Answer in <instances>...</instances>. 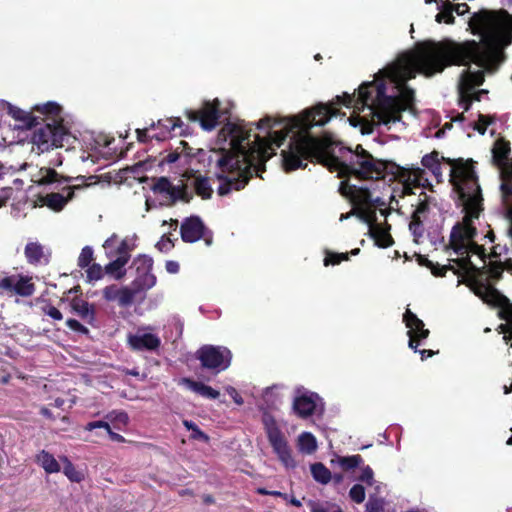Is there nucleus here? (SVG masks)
Here are the masks:
<instances>
[{
  "mask_svg": "<svg viewBox=\"0 0 512 512\" xmlns=\"http://www.w3.org/2000/svg\"><path fill=\"white\" fill-rule=\"evenodd\" d=\"M485 238H488L490 242H494V233L492 231H489L485 236Z\"/></svg>",
  "mask_w": 512,
  "mask_h": 512,
  "instance_id": "0e129e2a",
  "label": "nucleus"
},
{
  "mask_svg": "<svg viewBox=\"0 0 512 512\" xmlns=\"http://www.w3.org/2000/svg\"><path fill=\"white\" fill-rule=\"evenodd\" d=\"M348 260V254L347 253H327L325 259H324V265L328 266L330 264L336 265L339 264L341 261Z\"/></svg>",
  "mask_w": 512,
  "mask_h": 512,
  "instance_id": "79ce46f5",
  "label": "nucleus"
},
{
  "mask_svg": "<svg viewBox=\"0 0 512 512\" xmlns=\"http://www.w3.org/2000/svg\"><path fill=\"white\" fill-rule=\"evenodd\" d=\"M360 475L358 476V480L367 484L368 486H372L374 484V473L370 466L361 465L360 467Z\"/></svg>",
  "mask_w": 512,
  "mask_h": 512,
  "instance_id": "e433bc0d",
  "label": "nucleus"
},
{
  "mask_svg": "<svg viewBox=\"0 0 512 512\" xmlns=\"http://www.w3.org/2000/svg\"><path fill=\"white\" fill-rule=\"evenodd\" d=\"M80 188V185L66 186L60 192H52L41 196L39 202L41 206H47L53 211H61L68 201L73 198L74 191Z\"/></svg>",
  "mask_w": 512,
  "mask_h": 512,
  "instance_id": "4468645a",
  "label": "nucleus"
},
{
  "mask_svg": "<svg viewBox=\"0 0 512 512\" xmlns=\"http://www.w3.org/2000/svg\"><path fill=\"white\" fill-rule=\"evenodd\" d=\"M493 122V117L489 115H479L478 121L476 122L474 129L480 134H484L487 127Z\"/></svg>",
  "mask_w": 512,
  "mask_h": 512,
  "instance_id": "a19ab883",
  "label": "nucleus"
},
{
  "mask_svg": "<svg viewBox=\"0 0 512 512\" xmlns=\"http://www.w3.org/2000/svg\"><path fill=\"white\" fill-rule=\"evenodd\" d=\"M92 260H93V250L91 247L85 246L82 249V251L78 257V265L81 268L88 267Z\"/></svg>",
  "mask_w": 512,
  "mask_h": 512,
  "instance_id": "4c0bfd02",
  "label": "nucleus"
},
{
  "mask_svg": "<svg viewBox=\"0 0 512 512\" xmlns=\"http://www.w3.org/2000/svg\"><path fill=\"white\" fill-rule=\"evenodd\" d=\"M311 512H327V510L321 506L313 505Z\"/></svg>",
  "mask_w": 512,
  "mask_h": 512,
  "instance_id": "680f3d73",
  "label": "nucleus"
},
{
  "mask_svg": "<svg viewBox=\"0 0 512 512\" xmlns=\"http://www.w3.org/2000/svg\"><path fill=\"white\" fill-rule=\"evenodd\" d=\"M168 244H169V240L168 239H166V240L162 239L157 245L162 250L163 247H166Z\"/></svg>",
  "mask_w": 512,
  "mask_h": 512,
  "instance_id": "e2e57ef3",
  "label": "nucleus"
},
{
  "mask_svg": "<svg viewBox=\"0 0 512 512\" xmlns=\"http://www.w3.org/2000/svg\"><path fill=\"white\" fill-rule=\"evenodd\" d=\"M182 383L191 391L201 395L204 398L208 399H217L220 395L219 391L213 389L212 387L202 383L193 381L187 378L182 380Z\"/></svg>",
  "mask_w": 512,
  "mask_h": 512,
  "instance_id": "412c9836",
  "label": "nucleus"
},
{
  "mask_svg": "<svg viewBox=\"0 0 512 512\" xmlns=\"http://www.w3.org/2000/svg\"><path fill=\"white\" fill-rule=\"evenodd\" d=\"M334 480H335V482L340 483L343 480V476L340 474H337L334 476Z\"/></svg>",
  "mask_w": 512,
  "mask_h": 512,
  "instance_id": "774afa93",
  "label": "nucleus"
},
{
  "mask_svg": "<svg viewBox=\"0 0 512 512\" xmlns=\"http://www.w3.org/2000/svg\"><path fill=\"white\" fill-rule=\"evenodd\" d=\"M57 181V173L53 169H41L40 178L38 182L40 184H51Z\"/></svg>",
  "mask_w": 512,
  "mask_h": 512,
  "instance_id": "ea45409f",
  "label": "nucleus"
},
{
  "mask_svg": "<svg viewBox=\"0 0 512 512\" xmlns=\"http://www.w3.org/2000/svg\"><path fill=\"white\" fill-rule=\"evenodd\" d=\"M383 509V502L377 498H370L366 504L367 512H381Z\"/></svg>",
  "mask_w": 512,
  "mask_h": 512,
  "instance_id": "a18cd8bd",
  "label": "nucleus"
},
{
  "mask_svg": "<svg viewBox=\"0 0 512 512\" xmlns=\"http://www.w3.org/2000/svg\"><path fill=\"white\" fill-rule=\"evenodd\" d=\"M182 120L179 117H171L166 119L158 120L155 123V130H159L151 135L152 138H155L159 141L165 140L172 135L177 128L182 127Z\"/></svg>",
  "mask_w": 512,
  "mask_h": 512,
  "instance_id": "f3484780",
  "label": "nucleus"
},
{
  "mask_svg": "<svg viewBox=\"0 0 512 512\" xmlns=\"http://www.w3.org/2000/svg\"><path fill=\"white\" fill-rule=\"evenodd\" d=\"M262 422L268 441L278 460L286 469H294L297 466V462L293 456L289 442L279 428L275 418L265 413L262 417Z\"/></svg>",
  "mask_w": 512,
  "mask_h": 512,
  "instance_id": "423d86ee",
  "label": "nucleus"
},
{
  "mask_svg": "<svg viewBox=\"0 0 512 512\" xmlns=\"http://www.w3.org/2000/svg\"><path fill=\"white\" fill-rule=\"evenodd\" d=\"M257 493L261 494V495H271V496H275V497H282L284 499H287V495L286 494H283L279 491H269L265 488H258L257 489Z\"/></svg>",
  "mask_w": 512,
  "mask_h": 512,
  "instance_id": "864d4df0",
  "label": "nucleus"
},
{
  "mask_svg": "<svg viewBox=\"0 0 512 512\" xmlns=\"http://www.w3.org/2000/svg\"><path fill=\"white\" fill-rule=\"evenodd\" d=\"M419 353L421 354V359L424 360L426 357H430L434 354L432 350H420Z\"/></svg>",
  "mask_w": 512,
  "mask_h": 512,
  "instance_id": "bf43d9fd",
  "label": "nucleus"
},
{
  "mask_svg": "<svg viewBox=\"0 0 512 512\" xmlns=\"http://www.w3.org/2000/svg\"><path fill=\"white\" fill-rule=\"evenodd\" d=\"M25 256L31 264H46L48 262V255L45 253L44 248L37 242H30L25 247Z\"/></svg>",
  "mask_w": 512,
  "mask_h": 512,
  "instance_id": "aec40b11",
  "label": "nucleus"
},
{
  "mask_svg": "<svg viewBox=\"0 0 512 512\" xmlns=\"http://www.w3.org/2000/svg\"><path fill=\"white\" fill-rule=\"evenodd\" d=\"M204 225L198 217L187 218L181 225V237L185 242H195L203 236Z\"/></svg>",
  "mask_w": 512,
  "mask_h": 512,
  "instance_id": "dca6fc26",
  "label": "nucleus"
},
{
  "mask_svg": "<svg viewBox=\"0 0 512 512\" xmlns=\"http://www.w3.org/2000/svg\"><path fill=\"white\" fill-rule=\"evenodd\" d=\"M197 358L203 367L218 373L230 366L232 354L224 346L205 345L198 350Z\"/></svg>",
  "mask_w": 512,
  "mask_h": 512,
  "instance_id": "0eeeda50",
  "label": "nucleus"
},
{
  "mask_svg": "<svg viewBox=\"0 0 512 512\" xmlns=\"http://www.w3.org/2000/svg\"><path fill=\"white\" fill-rule=\"evenodd\" d=\"M87 278L89 281H97L102 278L103 276V270L101 265L99 264H92L88 266L87 269Z\"/></svg>",
  "mask_w": 512,
  "mask_h": 512,
  "instance_id": "37998d69",
  "label": "nucleus"
},
{
  "mask_svg": "<svg viewBox=\"0 0 512 512\" xmlns=\"http://www.w3.org/2000/svg\"><path fill=\"white\" fill-rule=\"evenodd\" d=\"M3 106L7 110L8 114H10L13 118L22 121L25 124H30L32 120L30 113L25 112L7 102H4Z\"/></svg>",
  "mask_w": 512,
  "mask_h": 512,
  "instance_id": "c85d7f7f",
  "label": "nucleus"
},
{
  "mask_svg": "<svg viewBox=\"0 0 512 512\" xmlns=\"http://www.w3.org/2000/svg\"><path fill=\"white\" fill-rule=\"evenodd\" d=\"M469 7L467 4L465 3H462V4H457L455 7L453 6V10H455V12L458 14V15H463L465 14L467 11H468Z\"/></svg>",
  "mask_w": 512,
  "mask_h": 512,
  "instance_id": "6e6d98bb",
  "label": "nucleus"
},
{
  "mask_svg": "<svg viewBox=\"0 0 512 512\" xmlns=\"http://www.w3.org/2000/svg\"><path fill=\"white\" fill-rule=\"evenodd\" d=\"M290 503H291L292 505L296 506V507H300V506L302 505V504H301V502H300L298 499H296V498H292V499L290 500Z\"/></svg>",
  "mask_w": 512,
  "mask_h": 512,
  "instance_id": "69168bd1",
  "label": "nucleus"
},
{
  "mask_svg": "<svg viewBox=\"0 0 512 512\" xmlns=\"http://www.w3.org/2000/svg\"><path fill=\"white\" fill-rule=\"evenodd\" d=\"M183 425L189 431H191V435H190L191 439L202 441V442H208L209 437L203 431H201L195 423H193L192 421H189V420H184Z\"/></svg>",
  "mask_w": 512,
  "mask_h": 512,
  "instance_id": "f704fd0d",
  "label": "nucleus"
},
{
  "mask_svg": "<svg viewBox=\"0 0 512 512\" xmlns=\"http://www.w3.org/2000/svg\"><path fill=\"white\" fill-rule=\"evenodd\" d=\"M292 408L295 414L301 418H307L323 409L319 396L303 387L296 388Z\"/></svg>",
  "mask_w": 512,
  "mask_h": 512,
  "instance_id": "6e6552de",
  "label": "nucleus"
},
{
  "mask_svg": "<svg viewBox=\"0 0 512 512\" xmlns=\"http://www.w3.org/2000/svg\"><path fill=\"white\" fill-rule=\"evenodd\" d=\"M439 153L434 151L422 157L421 164L424 167H413L409 171L408 178L418 186L430 187L426 176V170L430 171L439 183L442 181V165ZM450 166V182L458 195L460 205L463 207L464 217L461 222L454 225L450 234V246L459 256L457 264L460 269L468 274L485 265L486 252L482 245H478L474 239L477 235L476 221L482 211L481 189L477 181L471 162L462 160H446Z\"/></svg>",
  "mask_w": 512,
  "mask_h": 512,
  "instance_id": "f257e3e1",
  "label": "nucleus"
},
{
  "mask_svg": "<svg viewBox=\"0 0 512 512\" xmlns=\"http://www.w3.org/2000/svg\"><path fill=\"white\" fill-rule=\"evenodd\" d=\"M153 189L155 192L169 195L171 198L177 196V189L166 178H160L154 184Z\"/></svg>",
  "mask_w": 512,
  "mask_h": 512,
  "instance_id": "c756f323",
  "label": "nucleus"
},
{
  "mask_svg": "<svg viewBox=\"0 0 512 512\" xmlns=\"http://www.w3.org/2000/svg\"><path fill=\"white\" fill-rule=\"evenodd\" d=\"M43 312L54 320H61L62 313L52 305H46L42 308Z\"/></svg>",
  "mask_w": 512,
  "mask_h": 512,
  "instance_id": "de8ad7c7",
  "label": "nucleus"
},
{
  "mask_svg": "<svg viewBox=\"0 0 512 512\" xmlns=\"http://www.w3.org/2000/svg\"><path fill=\"white\" fill-rule=\"evenodd\" d=\"M35 111L45 116L46 123L33 131L31 142L33 149L43 153L54 147H63L69 143L70 133L62 123L61 107L55 102L36 105Z\"/></svg>",
  "mask_w": 512,
  "mask_h": 512,
  "instance_id": "20e7f679",
  "label": "nucleus"
},
{
  "mask_svg": "<svg viewBox=\"0 0 512 512\" xmlns=\"http://www.w3.org/2000/svg\"><path fill=\"white\" fill-rule=\"evenodd\" d=\"M155 123H152L150 127L144 129H137V138L139 141L145 142L147 138H152L150 132L155 130Z\"/></svg>",
  "mask_w": 512,
  "mask_h": 512,
  "instance_id": "49530a36",
  "label": "nucleus"
},
{
  "mask_svg": "<svg viewBox=\"0 0 512 512\" xmlns=\"http://www.w3.org/2000/svg\"><path fill=\"white\" fill-rule=\"evenodd\" d=\"M376 182H366L360 185L346 183L341 187L345 195H349L351 199L361 205L367 206L359 211V218L368 225L370 236L375 240L379 247H388L393 241L389 234L390 226L377 221L375 208H380V213L386 218L387 210L382 207L386 205V201L376 195Z\"/></svg>",
  "mask_w": 512,
  "mask_h": 512,
  "instance_id": "7ed1b4c3",
  "label": "nucleus"
},
{
  "mask_svg": "<svg viewBox=\"0 0 512 512\" xmlns=\"http://www.w3.org/2000/svg\"><path fill=\"white\" fill-rule=\"evenodd\" d=\"M453 5L450 2H444L441 7V11L436 15V21L441 23L445 22L447 24H451L454 21V16L452 14Z\"/></svg>",
  "mask_w": 512,
  "mask_h": 512,
  "instance_id": "72a5a7b5",
  "label": "nucleus"
},
{
  "mask_svg": "<svg viewBox=\"0 0 512 512\" xmlns=\"http://www.w3.org/2000/svg\"><path fill=\"white\" fill-rule=\"evenodd\" d=\"M127 342L135 351H155L161 345V339L152 326L138 327L135 333L128 334Z\"/></svg>",
  "mask_w": 512,
  "mask_h": 512,
  "instance_id": "1a4fd4ad",
  "label": "nucleus"
},
{
  "mask_svg": "<svg viewBox=\"0 0 512 512\" xmlns=\"http://www.w3.org/2000/svg\"><path fill=\"white\" fill-rule=\"evenodd\" d=\"M500 173L502 200L507 208L512 210V165H506Z\"/></svg>",
  "mask_w": 512,
  "mask_h": 512,
  "instance_id": "6ab92c4d",
  "label": "nucleus"
},
{
  "mask_svg": "<svg viewBox=\"0 0 512 512\" xmlns=\"http://www.w3.org/2000/svg\"><path fill=\"white\" fill-rule=\"evenodd\" d=\"M137 273L151 272L153 260L147 255H139L133 261Z\"/></svg>",
  "mask_w": 512,
  "mask_h": 512,
  "instance_id": "473e14b6",
  "label": "nucleus"
},
{
  "mask_svg": "<svg viewBox=\"0 0 512 512\" xmlns=\"http://www.w3.org/2000/svg\"><path fill=\"white\" fill-rule=\"evenodd\" d=\"M310 471L313 479L322 485L328 484L332 479L330 470L322 463L312 464Z\"/></svg>",
  "mask_w": 512,
  "mask_h": 512,
  "instance_id": "a878e982",
  "label": "nucleus"
},
{
  "mask_svg": "<svg viewBox=\"0 0 512 512\" xmlns=\"http://www.w3.org/2000/svg\"><path fill=\"white\" fill-rule=\"evenodd\" d=\"M179 155L177 153H170L166 156L165 160L168 163H174L177 161Z\"/></svg>",
  "mask_w": 512,
  "mask_h": 512,
  "instance_id": "13d9d810",
  "label": "nucleus"
},
{
  "mask_svg": "<svg viewBox=\"0 0 512 512\" xmlns=\"http://www.w3.org/2000/svg\"><path fill=\"white\" fill-rule=\"evenodd\" d=\"M108 435L112 441L120 443L125 442V438L122 435L113 432L111 429L109 430Z\"/></svg>",
  "mask_w": 512,
  "mask_h": 512,
  "instance_id": "4d7b16f0",
  "label": "nucleus"
},
{
  "mask_svg": "<svg viewBox=\"0 0 512 512\" xmlns=\"http://www.w3.org/2000/svg\"><path fill=\"white\" fill-rule=\"evenodd\" d=\"M510 144L504 139H497L492 148V160L493 163L498 167L499 172L506 165H512V161H508V155L510 153Z\"/></svg>",
  "mask_w": 512,
  "mask_h": 512,
  "instance_id": "a211bd4d",
  "label": "nucleus"
},
{
  "mask_svg": "<svg viewBox=\"0 0 512 512\" xmlns=\"http://www.w3.org/2000/svg\"><path fill=\"white\" fill-rule=\"evenodd\" d=\"M192 184L196 190V193L203 199H208L211 197L213 190L207 178L202 176L195 177L192 179Z\"/></svg>",
  "mask_w": 512,
  "mask_h": 512,
  "instance_id": "bb28decb",
  "label": "nucleus"
},
{
  "mask_svg": "<svg viewBox=\"0 0 512 512\" xmlns=\"http://www.w3.org/2000/svg\"><path fill=\"white\" fill-rule=\"evenodd\" d=\"M64 462L63 473L67 476V478L72 482H81L84 478L82 472L78 471L75 466L67 459V457L61 458Z\"/></svg>",
  "mask_w": 512,
  "mask_h": 512,
  "instance_id": "cd10ccee",
  "label": "nucleus"
},
{
  "mask_svg": "<svg viewBox=\"0 0 512 512\" xmlns=\"http://www.w3.org/2000/svg\"><path fill=\"white\" fill-rule=\"evenodd\" d=\"M0 288L14 290L21 296L34 293V285L28 277H6L0 280Z\"/></svg>",
  "mask_w": 512,
  "mask_h": 512,
  "instance_id": "2eb2a0df",
  "label": "nucleus"
},
{
  "mask_svg": "<svg viewBox=\"0 0 512 512\" xmlns=\"http://www.w3.org/2000/svg\"><path fill=\"white\" fill-rule=\"evenodd\" d=\"M75 312L84 319H93L94 311L88 302L84 300H75L72 304Z\"/></svg>",
  "mask_w": 512,
  "mask_h": 512,
  "instance_id": "7c9ffc66",
  "label": "nucleus"
},
{
  "mask_svg": "<svg viewBox=\"0 0 512 512\" xmlns=\"http://www.w3.org/2000/svg\"><path fill=\"white\" fill-rule=\"evenodd\" d=\"M41 413L44 416H46V417H50L51 416V414H50V412H49V410L47 408H42Z\"/></svg>",
  "mask_w": 512,
  "mask_h": 512,
  "instance_id": "338daca9",
  "label": "nucleus"
},
{
  "mask_svg": "<svg viewBox=\"0 0 512 512\" xmlns=\"http://www.w3.org/2000/svg\"><path fill=\"white\" fill-rule=\"evenodd\" d=\"M156 284V276L151 272L137 273L136 278L131 283L134 290L138 293L146 291L154 287Z\"/></svg>",
  "mask_w": 512,
  "mask_h": 512,
  "instance_id": "5701e85b",
  "label": "nucleus"
},
{
  "mask_svg": "<svg viewBox=\"0 0 512 512\" xmlns=\"http://www.w3.org/2000/svg\"><path fill=\"white\" fill-rule=\"evenodd\" d=\"M111 141L112 139H109L107 136L98 135L87 144V148L81 153L80 159L83 162L91 160L92 163H95L100 158H108L110 155L109 145Z\"/></svg>",
  "mask_w": 512,
  "mask_h": 512,
  "instance_id": "ddd939ff",
  "label": "nucleus"
},
{
  "mask_svg": "<svg viewBox=\"0 0 512 512\" xmlns=\"http://www.w3.org/2000/svg\"><path fill=\"white\" fill-rule=\"evenodd\" d=\"M106 418L111 421L116 428H120L121 426H126L129 421V417L124 411H112L107 414Z\"/></svg>",
  "mask_w": 512,
  "mask_h": 512,
  "instance_id": "c9c22d12",
  "label": "nucleus"
},
{
  "mask_svg": "<svg viewBox=\"0 0 512 512\" xmlns=\"http://www.w3.org/2000/svg\"><path fill=\"white\" fill-rule=\"evenodd\" d=\"M136 294L137 292L132 285L130 287H121L119 288L117 302L121 306H128L133 302Z\"/></svg>",
  "mask_w": 512,
  "mask_h": 512,
  "instance_id": "2f4dec72",
  "label": "nucleus"
},
{
  "mask_svg": "<svg viewBox=\"0 0 512 512\" xmlns=\"http://www.w3.org/2000/svg\"><path fill=\"white\" fill-rule=\"evenodd\" d=\"M97 428H103L107 431V433L111 429L110 424L107 421H93V422H89L85 426V430H87V431H92Z\"/></svg>",
  "mask_w": 512,
  "mask_h": 512,
  "instance_id": "09e8293b",
  "label": "nucleus"
},
{
  "mask_svg": "<svg viewBox=\"0 0 512 512\" xmlns=\"http://www.w3.org/2000/svg\"><path fill=\"white\" fill-rule=\"evenodd\" d=\"M403 322L408 329V345L411 349L417 351V347L429 336V330L424 328V322L409 309H406L403 315Z\"/></svg>",
  "mask_w": 512,
  "mask_h": 512,
  "instance_id": "9b49d317",
  "label": "nucleus"
},
{
  "mask_svg": "<svg viewBox=\"0 0 512 512\" xmlns=\"http://www.w3.org/2000/svg\"><path fill=\"white\" fill-rule=\"evenodd\" d=\"M226 392L234 400V402L237 405H242L244 403L242 397L239 395V393L237 392V390L234 387H231V386L227 387Z\"/></svg>",
  "mask_w": 512,
  "mask_h": 512,
  "instance_id": "3c124183",
  "label": "nucleus"
},
{
  "mask_svg": "<svg viewBox=\"0 0 512 512\" xmlns=\"http://www.w3.org/2000/svg\"><path fill=\"white\" fill-rule=\"evenodd\" d=\"M218 106V99L206 101L199 111L190 110L187 116L191 121H199L203 129L210 131L216 127L222 115Z\"/></svg>",
  "mask_w": 512,
  "mask_h": 512,
  "instance_id": "9d476101",
  "label": "nucleus"
},
{
  "mask_svg": "<svg viewBox=\"0 0 512 512\" xmlns=\"http://www.w3.org/2000/svg\"><path fill=\"white\" fill-rule=\"evenodd\" d=\"M279 389H280V387H279V386H272V387H268V388H266V389H265V392H264V397H265V398H268V396H269L270 394H272V392H273L274 390H279Z\"/></svg>",
  "mask_w": 512,
  "mask_h": 512,
  "instance_id": "052dcab7",
  "label": "nucleus"
},
{
  "mask_svg": "<svg viewBox=\"0 0 512 512\" xmlns=\"http://www.w3.org/2000/svg\"><path fill=\"white\" fill-rule=\"evenodd\" d=\"M36 462L45 470L46 473L52 474L60 471L61 467L55 457L49 452L42 450L36 456Z\"/></svg>",
  "mask_w": 512,
  "mask_h": 512,
  "instance_id": "4be33fe9",
  "label": "nucleus"
},
{
  "mask_svg": "<svg viewBox=\"0 0 512 512\" xmlns=\"http://www.w3.org/2000/svg\"><path fill=\"white\" fill-rule=\"evenodd\" d=\"M508 252L506 245L501 246L500 244H497L492 247V256L495 258L500 257L503 253L507 254Z\"/></svg>",
  "mask_w": 512,
  "mask_h": 512,
  "instance_id": "603ef678",
  "label": "nucleus"
},
{
  "mask_svg": "<svg viewBox=\"0 0 512 512\" xmlns=\"http://www.w3.org/2000/svg\"><path fill=\"white\" fill-rule=\"evenodd\" d=\"M331 463H336L344 471H350L360 467L363 464V458L360 455L338 456L336 459H332Z\"/></svg>",
  "mask_w": 512,
  "mask_h": 512,
  "instance_id": "393cba45",
  "label": "nucleus"
},
{
  "mask_svg": "<svg viewBox=\"0 0 512 512\" xmlns=\"http://www.w3.org/2000/svg\"><path fill=\"white\" fill-rule=\"evenodd\" d=\"M166 271L170 274H176L179 271V264L176 261H167L165 265Z\"/></svg>",
  "mask_w": 512,
  "mask_h": 512,
  "instance_id": "5fc2aeb1",
  "label": "nucleus"
},
{
  "mask_svg": "<svg viewBox=\"0 0 512 512\" xmlns=\"http://www.w3.org/2000/svg\"><path fill=\"white\" fill-rule=\"evenodd\" d=\"M66 324L70 329H72L74 331H78V332H82V333L88 332V329L75 319H68Z\"/></svg>",
  "mask_w": 512,
  "mask_h": 512,
  "instance_id": "8fccbe9b",
  "label": "nucleus"
},
{
  "mask_svg": "<svg viewBox=\"0 0 512 512\" xmlns=\"http://www.w3.org/2000/svg\"><path fill=\"white\" fill-rule=\"evenodd\" d=\"M297 447L304 454H312L317 450V441L310 432H303L297 438Z\"/></svg>",
  "mask_w": 512,
  "mask_h": 512,
  "instance_id": "b1692460",
  "label": "nucleus"
},
{
  "mask_svg": "<svg viewBox=\"0 0 512 512\" xmlns=\"http://www.w3.org/2000/svg\"><path fill=\"white\" fill-rule=\"evenodd\" d=\"M137 246V236L129 235L120 239L118 235H111L103 244L105 254L110 262L106 265V271L116 278L124 275L123 268L130 259L131 252Z\"/></svg>",
  "mask_w": 512,
  "mask_h": 512,
  "instance_id": "39448f33",
  "label": "nucleus"
},
{
  "mask_svg": "<svg viewBox=\"0 0 512 512\" xmlns=\"http://www.w3.org/2000/svg\"><path fill=\"white\" fill-rule=\"evenodd\" d=\"M365 495V489L360 484L353 485L349 491L350 498L358 504L365 500Z\"/></svg>",
  "mask_w": 512,
  "mask_h": 512,
  "instance_id": "58836bf2",
  "label": "nucleus"
},
{
  "mask_svg": "<svg viewBox=\"0 0 512 512\" xmlns=\"http://www.w3.org/2000/svg\"><path fill=\"white\" fill-rule=\"evenodd\" d=\"M430 213V199L425 195L424 198H419L416 208L412 214V219L409 224V230L413 235L416 243H422L425 237V229L423 222L427 219Z\"/></svg>",
  "mask_w": 512,
  "mask_h": 512,
  "instance_id": "f8f14e48",
  "label": "nucleus"
},
{
  "mask_svg": "<svg viewBox=\"0 0 512 512\" xmlns=\"http://www.w3.org/2000/svg\"><path fill=\"white\" fill-rule=\"evenodd\" d=\"M119 287L116 285L107 286L103 290L104 298L107 301H117Z\"/></svg>",
  "mask_w": 512,
  "mask_h": 512,
  "instance_id": "c03bdc74",
  "label": "nucleus"
},
{
  "mask_svg": "<svg viewBox=\"0 0 512 512\" xmlns=\"http://www.w3.org/2000/svg\"><path fill=\"white\" fill-rule=\"evenodd\" d=\"M317 161L331 171H337L340 177L347 176L339 187L340 193L348 198L357 209L349 213L341 214L340 221L349 218L351 215L359 217V211L367 206L355 203L349 195H345L341 187L346 183L359 185L362 180H379L385 170V164L375 159L361 147L356 151L343 146L332 134L328 143H319L313 139L300 138L285 154V165L288 169L306 167L304 161Z\"/></svg>",
  "mask_w": 512,
  "mask_h": 512,
  "instance_id": "f03ea898",
  "label": "nucleus"
}]
</instances>
